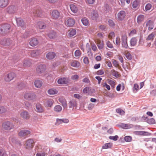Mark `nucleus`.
<instances>
[{
  "label": "nucleus",
  "instance_id": "1",
  "mask_svg": "<svg viewBox=\"0 0 156 156\" xmlns=\"http://www.w3.org/2000/svg\"><path fill=\"white\" fill-rule=\"evenodd\" d=\"M23 98L27 100L35 101L37 99V95L34 92H29L25 93L23 95Z\"/></svg>",
  "mask_w": 156,
  "mask_h": 156
},
{
  "label": "nucleus",
  "instance_id": "2",
  "mask_svg": "<svg viewBox=\"0 0 156 156\" xmlns=\"http://www.w3.org/2000/svg\"><path fill=\"white\" fill-rule=\"evenodd\" d=\"M11 30V26L9 24L0 25V34H4L9 33Z\"/></svg>",
  "mask_w": 156,
  "mask_h": 156
},
{
  "label": "nucleus",
  "instance_id": "3",
  "mask_svg": "<svg viewBox=\"0 0 156 156\" xmlns=\"http://www.w3.org/2000/svg\"><path fill=\"white\" fill-rule=\"evenodd\" d=\"M2 127L5 130L10 131L14 128V126L12 123L7 121L2 123Z\"/></svg>",
  "mask_w": 156,
  "mask_h": 156
},
{
  "label": "nucleus",
  "instance_id": "4",
  "mask_svg": "<svg viewBox=\"0 0 156 156\" xmlns=\"http://www.w3.org/2000/svg\"><path fill=\"white\" fill-rule=\"evenodd\" d=\"M34 145V142L32 139H28L26 140L24 142V147L27 149H32Z\"/></svg>",
  "mask_w": 156,
  "mask_h": 156
},
{
  "label": "nucleus",
  "instance_id": "5",
  "mask_svg": "<svg viewBox=\"0 0 156 156\" xmlns=\"http://www.w3.org/2000/svg\"><path fill=\"white\" fill-rule=\"evenodd\" d=\"M16 77V74L13 72H10L7 74L4 77V80L6 82H9Z\"/></svg>",
  "mask_w": 156,
  "mask_h": 156
},
{
  "label": "nucleus",
  "instance_id": "6",
  "mask_svg": "<svg viewBox=\"0 0 156 156\" xmlns=\"http://www.w3.org/2000/svg\"><path fill=\"white\" fill-rule=\"evenodd\" d=\"M46 69V67L44 65H40L36 68V72L39 75H44Z\"/></svg>",
  "mask_w": 156,
  "mask_h": 156
},
{
  "label": "nucleus",
  "instance_id": "7",
  "mask_svg": "<svg viewBox=\"0 0 156 156\" xmlns=\"http://www.w3.org/2000/svg\"><path fill=\"white\" fill-rule=\"evenodd\" d=\"M126 15V13L125 11H120L117 14V19L118 21H122L125 19Z\"/></svg>",
  "mask_w": 156,
  "mask_h": 156
},
{
  "label": "nucleus",
  "instance_id": "8",
  "mask_svg": "<svg viewBox=\"0 0 156 156\" xmlns=\"http://www.w3.org/2000/svg\"><path fill=\"white\" fill-rule=\"evenodd\" d=\"M30 131L28 130L23 129L20 130L19 133L18 135L19 136L26 138L30 133Z\"/></svg>",
  "mask_w": 156,
  "mask_h": 156
},
{
  "label": "nucleus",
  "instance_id": "9",
  "mask_svg": "<svg viewBox=\"0 0 156 156\" xmlns=\"http://www.w3.org/2000/svg\"><path fill=\"white\" fill-rule=\"evenodd\" d=\"M20 118L24 120H28L30 118L31 116L29 112L27 111H23L20 114Z\"/></svg>",
  "mask_w": 156,
  "mask_h": 156
},
{
  "label": "nucleus",
  "instance_id": "10",
  "mask_svg": "<svg viewBox=\"0 0 156 156\" xmlns=\"http://www.w3.org/2000/svg\"><path fill=\"white\" fill-rule=\"evenodd\" d=\"M75 23V21L74 19L69 18L66 20L65 24L67 27H71L74 25Z\"/></svg>",
  "mask_w": 156,
  "mask_h": 156
},
{
  "label": "nucleus",
  "instance_id": "11",
  "mask_svg": "<svg viewBox=\"0 0 156 156\" xmlns=\"http://www.w3.org/2000/svg\"><path fill=\"white\" fill-rule=\"evenodd\" d=\"M36 111L39 113H43L44 111V109L43 106L40 104H37L35 106Z\"/></svg>",
  "mask_w": 156,
  "mask_h": 156
},
{
  "label": "nucleus",
  "instance_id": "12",
  "mask_svg": "<svg viewBox=\"0 0 156 156\" xmlns=\"http://www.w3.org/2000/svg\"><path fill=\"white\" fill-rule=\"evenodd\" d=\"M39 43L38 39L35 37H33L30 39L29 44L30 46L34 47L37 45Z\"/></svg>",
  "mask_w": 156,
  "mask_h": 156
},
{
  "label": "nucleus",
  "instance_id": "13",
  "mask_svg": "<svg viewBox=\"0 0 156 156\" xmlns=\"http://www.w3.org/2000/svg\"><path fill=\"white\" fill-rule=\"evenodd\" d=\"M83 91L84 93H87L91 95L94 92V90L90 87H86L83 90Z\"/></svg>",
  "mask_w": 156,
  "mask_h": 156
},
{
  "label": "nucleus",
  "instance_id": "14",
  "mask_svg": "<svg viewBox=\"0 0 156 156\" xmlns=\"http://www.w3.org/2000/svg\"><path fill=\"white\" fill-rule=\"evenodd\" d=\"M96 43L100 50L103 48L104 46V43L103 40H101L99 38H96Z\"/></svg>",
  "mask_w": 156,
  "mask_h": 156
},
{
  "label": "nucleus",
  "instance_id": "15",
  "mask_svg": "<svg viewBox=\"0 0 156 156\" xmlns=\"http://www.w3.org/2000/svg\"><path fill=\"white\" fill-rule=\"evenodd\" d=\"M154 22L151 20H148L146 22V26L148 27L149 30L151 31L154 27Z\"/></svg>",
  "mask_w": 156,
  "mask_h": 156
},
{
  "label": "nucleus",
  "instance_id": "16",
  "mask_svg": "<svg viewBox=\"0 0 156 156\" xmlns=\"http://www.w3.org/2000/svg\"><path fill=\"white\" fill-rule=\"evenodd\" d=\"M133 133L136 135L148 136L151 135L149 133L145 131H135L133 132Z\"/></svg>",
  "mask_w": 156,
  "mask_h": 156
},
{
  "label": "nucleus",
  "instance_id": "17",
  "mask_svg": "<svg viewBox=\"0 0 156 156\" xmlns=\"http://www.w3.org/2000/svg\"><path fill=\"white\" fill-rule=\"evenodd\" d=\"M6 10L7 12L9 14L14 13L16 11V7L14 5H11L8 7Z\"/></svg>",
  "mask_w": 156,
  "mask_h": 156
},
{
  "label": "nucleus",
  "instance_id": "18",
  "mask_svg": "<svg viewBox=\"0 0 156 156\" xmlns=\"http://www.w3.org/2000/svg\"><path fill=\"white\" fill-rule=\"evenodd\" d=\"M51 16L53 19H58L60 16V12L57 10H54L51 12Z\"/></svg>",
  "mask_w": 156,
  "mask_h": 156
},
{
  "label": "nucleus",
  "instance_id": "19",
  "mask_svg": "<svg viewBox=\"0 0 156 156\" xmlns=\"http://www.w3.org/2000/svg\"><path fill=\"white\" fill-rule=\"evenodd\" d=\"M9 0H0V8H4L8 5Z\"/></svg>",
  "mask_w": 156,
  "mask_h": 156
},
{
  "label": "nucleus",
  "instance_id": "20",
  "mask_svg": "<svg viewBox=\"0 0 156 156\" xmlns=\"http://www.w3.org/2000/svg\"><path fill=\"white\" fill-rule=\"evenodd\" d=\"M54 101L51 99H48L45 100L44 103V105L45 106L51 107L53 105Z\"/></svg>",
  "mask_w": 156,
  "mask_h": 156
},
{
  "label": "nucleus",
  "instance_id": "21",
  "mask_svg": "<svg viewBox=\"0 0 156 156\" xmlns=\"http://www.w3.org/2000/svg\"><path fill=\"white\" fill-rule=\"evenodd\" d=\"M58 83L59 84H64L68 83L69 80L68 78H63L59 79L58 80Z\"/></svg>",
  "mask_w": 156,
  "mask_h": 156
},
{
  "label": "nucleus",
  "instance_id": "22",
  "mask_svg": "<svg viewBox=\"0 0 156 156\" xmlns=\"http://www.w3.org/2000/svg\"><path fill=\"white\" fill-rule=\"evenodd\" d=\"M48 36L49 38L53 39L57 37V35L56 32L53 30H51L48 33Z\"/></svg>",
  "mask_w": 156,
  "mask_h": 156
},
{
  "label": "nucleus",
  "instance_id": "23",
  "mask_svg": "<svg viewBox=\"0 0 156 156\" xmlns=\"http://www.w3.org/2000/svg\"><path fill=\"white\" fill-rule=\"evenodd\" d=\"M70 64L71 66L75 68L79 67L80 65V63L78 61L75 60L71 61Z\"/></svg>",
  "mask_w": 156,
  "mask_h": 156
},
{
  "label": "nucleus",
  "instance_id": "24",
  "mask_svg": "<svg viewBox=\"0 0 156 156\" xmlns=\"http://www.w3.org/2000/svg\"><path fill=\"white\" fill-rule=\"evenodd\" d=\"M36 26L37 28L40 29H44L46 27L45 23L42 21H39L37 22Z\"/></svg>",
  "mask_w": 156,
  "mask_h": 156
},
{
  "label": "nucleus",
  "instance_id": "25",
  "mask_svg": "<svg viewBox=\"0 0 156 156\" xmlns=\"http://www.w3.org/2000/svg\"><path fill=\"white\" fill-rule=\"evenodd\" d=\"M90 16L92 20H97L99 17V15L96 11L93 10L91 12Z\"/></svg>",
  "mask_w": 156,
  "mask_h": 156
},
{
  "label": "nucleus",
  "instance_id": "26",
  "mask_svg": "<svg viewBox=\"0 0 156 156\" xmlns=\"http://www.w3.org/2000/svg\"><path fill=\"white\" fill-rule=\"evenodd\" d=\"M58 101L62 104V105L64 108L67 107V102L64 98L63 97H60L59 98Z\"/></svg>",
  "mask_w": 156,
  "mask_h": 156
},
{
  "label": "nucleus",
  "instance_id": "27",
  "mask_svg": "<svg viewBox=\"0 0 156 156\" xmlns=\"http://www.w3.org/2000/svg\"><path fill=\"white\" fill-rule=\"evenodd\" d=\"M55 53L53 52H50L48 53L46 55L47 58L49 60L53 59L55 56Z\"/></svg>",
  "mask_w": 156,
  "mask_h": 156
},
{
  "label": "nucleus",
  "instance_id": "28",
  "mask_svg": "<svg viewBox=\"0 0 156 156\" xmlns=\"http://www.w3.org/2000/svg\"><path fill=\"white\" fill-rule=\"evenodd\" d=\"M56 121L57 124L58 125H59L62 123H68L69 121V119H56Z\"/></svg>",
  "mask_w": 156,
  "mask_h": 156
},
{
  "label": "nucleus",
  "instance_id": "29",
  "mask_svg": "<svg viewBox=\"0 0 156 156\" xmlns=\"http://www.w3.org/2000/svg\"><path fill=\"white\" fill-rule=\"evenodd\" d=\"M32 65L31 61L28 59L24 60L23 62V66L24 67H30Z\"/></svg>",
  "mask_w": 156,
  "mask_h": 156
},
{
  "label": "nucleus",
  "instance_id": "30",
  "mask_svg": "<svg viewBox=\"0 0 156 156\" xmlns=\"http://www.w3.org/2000/svg\"><path fill=\"white\" fill-rule=\"evenodd\" d=\"M70 9L72 12L74 13H76L78 10L77 7L75 5L72 4L70 5Z\"/></svg>",
  "mask_w": 156,
  "mask_h": 156
},
{
  "label": "nucleus",
  "instance_id": "31",
  "mask_svg": "<svg viewBox=\"0 0 156 156\" xmlns=\"http://www.w3.org/2000/svg\"><path fill=\"white\" fill-rule=\"evenodd\" d=\"M137 42L136 37L132 38L130 41V44L131 46H134L136 45Z\"/></svg>",
  "mask_w": 156,
  "mask_h": 156
},
{
  "label": "nucleus",
  "instance_id": "32",
  "mask_svg": "<svg viewBox=\"0 0 156 156\" xmlns=\"http://www.w3.org/2000/svg\"><path fill=\"white\" fill-rule=\"evenodd\" d=\"M43 83L41 81L39 80H36L34 82L35 87L37 88H40L42 85Z\"/></svg>",
  "mask_w": 156,
  "mask_h": 156
},
{
  "label": "nucleus",
  "instance_id": "33",
  "mask_svg": "<svg viewBox=\"0 0 156 156\" xmlns=\"http://www.w3.org/2000/svg\"><path fill=\"white\" fill-rule=\"evenodd\" d=\"M17 25L18 26L23 27L24 25V23L23 20L21 18H18L16 20Z\"/></svg>",
  "mask_w": 156,
  "mask_h": 156
},
{
  "label": "nucleus",
  "instance_id": "34",
  "mask_svg": "<svg viewBox=\"0 0 156 156\" xmlns=\"http://www.w3.org/2000/svg\"><path fill=\"white\" fill-rule=\"evenodd\" d=\"M48 93L50 95H54L58 93V90L54 88H51L48 90Z\"/></svg>",
  "mask_w": 156,
  "mask_h": 156
},
{
  "label": "nucleus",
  "instance_id": "35",
  "mask_svg": "<svg viewBox=\"0 0 156 156\" xmlns=\"http://www.w3.org/2000/svg\"><path fill=\"white\" fill-rule=\"evenodd\" d=\"M156 34L154 32H152L151 34H149L146 38L147 41H153L154 38Z\"/></svg>",
  "mask_w": 156,
  "mask_h": 156
},
{
  "label": "nucleus",
  "instance_id": "36",
  "mask_svg": "<svg viewBox=\"0 0 156 156\" xmlns=\"http://www.w3.org/2000/svg\"><path fill=\"white\" fill-rule=\"evenodd\" d=\"M123 54L129 60L132 59V56L129 51L126 50L124 52Z\"/></svg>",
  "mask_w": 156,
  "mask_h": 156
},
{
  "label": "nucleus",
  "instance_id": "37",
  "mask_svg": "<svg viewBox=\"0 0 156 156\" xmlns=\"http://www.w3.org/2000/svg\"><path fill=\"white\" fill-rule=\"evenodd\" d=\"M76 34V30L75 29H70L69 31L68 35L70 37H72Z\"/></svg>",
  "mask_w": 156,
  "mask_h": 156
},
{
  "label": "nucleus",
  "instance_id": "38",
  "mask_svg": "<svg viewBox=\"0 0 156 156\" xmlns=\"http://www.w3.org/2000/svg\"><path fill=\"white\" fill-rule=\"evenodd\" d=\"M121 126L123 129H128L132 128L133 125L131 124L122 123L121 124Z\"/></svg>",
  "mask_w": 156,
  "mask_h": 156
},
{
  "label": "nucleus",
  "instance_id": "39",
  "mask_svg": "<svg viewBox=\"0 0 156 156\" xmlns=\"http://www.w3.org/2000/svg\"><path fill=\"white\" fill-rule=\"evenodd\" d=\"M69 108L76 107V106L77 103L76 101L75 100H72L69 102Z\"/></svg>",
  "mask_w": 156,
  "mask_h": 156
},
{
  "label": "nucleus",
  "instance_id": "40",
  "mask_svg": "<svg viewBox=\"0 0 156 156\" xmlns=\"http://www.w3.org/2000/svg\"><path fill=\"white\" fill-rule=\"evenodd\" d=\"M62 107L59 105H57L55 106L54 108V111L57 112H60L62 111Z\"/></svg>",
  "mask_w": 156,
  "mask_h": 156
},
{
  "label": "nucleus",
  "instance_id": "41",
  "mask_svg": "<svg viewBox=\"0 0 156 156\" xmlns=\"http://www.w3.org/2000/svg\"><path fill=\"white\" fill-rule=\"evenodd\" d=\"M9 40H7L6 39H3L1 40L0 43L1 44L3 45H9Z\"/></svg>",
  "mask_w": 156,
  "mask_h": 156
},
{
  "label": "nucleus",
  "instance_id": "42",
  "mask_svg": "<svg viewBox=\"0 0 156 156\" xmlns=\"http://www.w3.org/2000/svg\"><path fill=\"white\" fill-rule=\"evenodd\" d=\"M140 0H135L133 3L132 6L133 8H137L140 5Z\"/></svg>",
  "mask_w": 156,
  "mask_h": 156
},
{
  "label": "nucleus",
  "instance_id": "43",
  "mask_svg": "<svg viewBox=\"0 0 156 156\" xmlns=\"http://www.w3.org/2000/svg\"><path fill=\"white\" fill-rule=\"evenodd\" d=\"M7 112L6 107L4 106L0 105V114H3Z\"/></svg>",
  "mask_w": 156,
  "mask_h": 156
},
{
  "label": "nucleus",
  "instance_id": "44",
  "mask_svg": "<svg viewBox=\"0 0 156 156\" xmlns=\"http://www.w3.org/2000/svg\"><path fill=\"white\" fill-rule=\"evenodd\" d=\"M81 21L84 26H87L88 25L89 23L87 19L85 18H83L81 19Z\"/></svg>",
  "mask_w": 156,
  "mask_h": 156
},
{
  "label": "nucleus",
  "instance_id": "45",
  "mask_svg": "<svg viewBox=\"0 0 156 156\" xmlns=\"http://www.w3.org/2000/svg\"><path fill=\"white\" fill-rule=\"evenodd\" d=\"M112 146V144L111 143H108L105 144L102 147L103 149H107L111 148Z\"/></svg>",
  "mask_w": 156,
  "mask_h": 156
},
{
  "label": "nucleus",
  "instance_id": "46",
  "mask_svg": "<svg viewBox=\"0 0 156 156\" xmlns=\"http://www.w3.org/2000/svg\"><path fill=\"white\" fill-rule=\"evenodd\" d=\"M144 19V16L142 15H139L137 18V22L139 23L142 21Z\"/></svg>",
  "mask_w": 156,
  "mask_h": 156
},
{
  "label": "nucleus",
  "instance_id": "47",
  "mask_svg": "<svg viewBox=\"0 0 156 156\" xmlns=\"http://www.w3.org/2000/svg\"><path fill=\"white\" fill-rule=\"evenodd\" d=\"M120 2L119 4L122 6H124L125 5V2L126 1L128 4L130 3L131 0H119Z\"/></svg>",
  "mask_w": 156,
  "mask_h": 156
},
{
  "label": "nucleus",
  "instance_id": "48",
  "mask_svg": "<svg viewBox=\"0 0 156 156\" xmlns=\"http://www.w3.org/2000/svg\"><path fill=\"white\" fill-rule=\"evenodd\" d=\"M111 73L113 76L116 77H119V76L118 72L114 69L112 70L111 71Z\"/></svg>",
  "mask_w": 156,
  "mask_h": 156
},
{
  "label": "nucleus",
  "instance_id": "49",
  "mask_svg": "<svg viewBox=\"0 0 156 156\" xmlns=\"http://www.w3.org/2000/svg\"><path fill=\"white\" fill-rule=\"evenodd\" d=\"M81 54V52L80 50H76L74 53V55L75 57H79L80 56Z\"/></svg>",
  "mask_w": 156,
  "mask_h": 156
},
{
  "label": "nucleus",
  "instance_id": "50",
  "mask_svg": "<svg viewBox=\"0 0 156 156\" xmlns=\"http://www.w3.org/2000/svg\"><path fill=\"white\" fill-rule=\"evenodd\" d=\"M116 112L120 115H123L125 114V112L120 108L117 109L116 110Z\"/></svg>",
  "mask_w": 156,
  "mask_h": 156
},
{
  "label": "nucleus",
  "instance_id": "51",
  "mask_svg": "<svg viewBox=\"0 0 156 156\" xmlns=\"http://www.w3.org/2000/svg\"><path fill=\"white\" fill-rule=\"evenodd\" d=\"M0 156H7L6 151L4 149H0Z\"/></svg>",
  "mask_w": 156,
  "mask_h": 156
},
{
  "label": "nucleus",
  "instance_id": "52",
  "mask_svg": "<svg viewBox=\"0 0 156 156\" xmlns=\"http://www.w3.org/2000/svg\"><path fill=\"white\" fill-rule=\"evenodd\" d=\"M33 13L34 14V15H36L37 16H41V11L39 10H34L33 11Z\"/></svg>",
  "mask_w": 156,
  "mask_h": 156
},
{
  "label": "nucleus",
  "instance_id": "53",
  "mask_svg": "<svg viewBox=\"0 0 156 156\" xmlns=\"http://www.w3.org/2000/svg\"><path fill=\"white\" fill-rule=\"evenodd\" d=\"M115 36V33L113 32H111L108 35V37L109 39H112L114 38Z\"/></svg>",
  "mask_w": 156,
  "mask_h": 156
},
{
  "label": "nucleus",
  "instance_id": "54",
  "mask_svg": "<svg viewBox=\"0 0 156 156\" xmlns=\"http://www.w3.org/2000/svg\"><path fill=\"white\" fill-rule=\"evenodd\" d=\"M122 47L125 48H127L128 47V44H127V41H124L122 42Z\"/></svg>",
  "mask_w": 156,
  "mask_h": 156
},
{
  "label": "nucleus",
  "instance_id": "55",
  "mask_svg": "<svg viewBox=\"0 0 156 156\" xmlns=\"http://www.w3.org/2000/svg\"><path fill=\"white\" fill-rule=\"evenodd\" d=\"M122 42L124 41H127V37L126 34H123L121 37Z\"/></svg>",
  "mask_w": 156,
  "mask_h": 156
},
{
  "label": "nucleus",
  "instance_id": "56",
  "mask_svg": "<svg viewBox=\"0 0 156 156\" xmlns=\"http://www.w3.org/2000/svg\"><path fill=\"white\" fill-rule=\"evenodd\" d=\"M9 141L12 144H15L16 143V140L15 138L13 137H10L9 138Z\"/></svg>",
  "mask_w": 156,
  "mask_h": 156
},
{
  "label": "nucleus",
  "instance_id": "57",
  "mask_svg": "<svg viewBox=\"0 0 156 156\" xmlns=\"http://www.w3.org/2000/svg\"><path fill=\"white\" fill-rule=\"evenodd\" d=\"M108 83L110 84L112 87L115 86V82L113 80H108Z\"/></svg>",
  "mask_w": 156,
  "mask_h": 156
},
{
  "label": "nucleus",
  "instance_id": "58",
  "mask_svg": "<svg viewBox=\"0 0 156 156\" xmlns=\"http://www.w3.org/2000/svg\"><path fill=\"white\" fill-rule=\"evenodd\" d=\"M109 138L110 140H112L114 141L117 140L119 138V136L117 135H115L114 136H110Z\"/></svg>",
  "mask_w": 156,
  "mask_h": 156
},
{
  "label": "nucleus",
  "instance_id": "59",
  "mask_svg": "<svg viewBox=\"0 0 156 156\" xmlns=\"http://www.w3.org/2000/svg\"><path fill=\"white\" fill-rule=\"evenodd\" d=\"M106 44L107 46L110 48H113L112 44L109 41H106Z\"/></svg>",
  "mask_w": 156,
  "mask_h": 156
},
{
  "label": "nucleus",
  "instance_id": "60",
  "mask_svg": "<svg viewBox=\"0 0 156 156\" xmlns=\"http://www.w3.org/2000/svg\"><path fill=\"white\" fill-rule=\"evenodd\" d=\"M124 139L126 141L129 142L132 140V138L130 136H127L125 137Z\"/></svg>",
  "mask_w": 156,
  "mask_h": 156
},
{
  "label": "nucleus",
  "instance_id": "61",
  "mask_svg": "<svg viewBox=\"0 0 156 156\" xmlns=\"http://www.w3.org/2000/svg\"><path fill=\"white\" fill-rule=\"evenodd\" d=\"M151 4L148 3L146 5L145 7V10L146 11L149 10L151 9Z\"/></svg>",
  "mask_w": 156,
  "mask_h": 156
},
{
  "label": "nucleus",
  "instance_id": "62",
  "mask_svg": "<svg viewBox=\"0 0 156 156\" xmlns=\"http://www.w3.org/2000/svg\"><path fill=\"white\" fill-rule=\"evenodd\" d=\"M136 31L135 29L132 30L129 34V36H133L136 34Z\"/></svg>",
  "mask_w": 156,
  "mask_h": 156
},
{
  "label": "nucleus",
  "instance_id": "63",
  "mask_svg": "<svg viewBox=\"0 0 156 156\" xmlns=\"http://www.w3.org/2000/svg\"><path fill=\"white\" fill-rule=\"evenodd\" d=\"M91 46L92 50L94 51H95L98 50L97 47L96 45L94 43L91 44Z\"/></svg>",
  "mask_w": 156,
  "mask_h": 156
},
{
  "label": "nucleus",
  "instance_id": "64",
  "mask_svg": "<svg viewBox=\"0 0 156 156\" xmlns=\"http://www.w3.org/2000/svg\"><path fill=\"white\" fill-rule=\"evenodd\" d=\"M46 154L44 152H39L37 153L36 156H45Z\"/></svg>",
  "mask_w": 156,
  "mask_h": 156
}]
</instances>
